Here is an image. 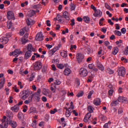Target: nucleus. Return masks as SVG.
Returning a JSON list of instances; mask_svg holds the SVG:
<instances>
[{
    "label": "nucleus",
    "instance_id": "1",
    "mask_svg": "<svg viewBox=\"0 0 128 128\" xmlns=\"http://www.w3.org/2000/svg\"><path fill=\"white\" fill-rule=\"evenodd\" d=\"M76 59L78 64H82L84 60V55L81 52L78 53L76 55Z\"/></svg>",
    "mask_w": 128,
    "mask_h": 128
},
{
    "label": "nucleus",
    "instance_id": "2",
    "mask_svg": "<svg viewBox=\"0 0 128 128\" xmlns=\"http://www.w3.org/2000/svg\"><path fill=\"white\" fill-rule=\"evenodd\" d=\"M42 68V64L40 62L36 61L34 64V70H40Z\"/></svg>",
    "mask_w": 128,
    "mask_h": 128
},
{
    "label": "nucleus",
    "instance_id": "3",
    "mask_svg": "<svg viewBox=\"0 0 128 128\" xmlns=\"http://www.w3.org/2000/svg\"><path fill=\"white\" fill-rule=\"evenodd\" d=\"M79 74L82 78H84L88 76V70L86 68H81L80 70Z\"/></svg>",
    "mask_w": 128,
    "mask_h": 128
},
{
    "label": "nucleus",
    "instance_id": "4",
    "mask_svg": "<svg viewBox=\"0 0 128 128\" xmlns=\"http://www.w3.org/2000/svg\"><path fill=\"white\" fill-rule=\"evenodd\" d=\"M40 92H42V90L40 88H38L37 92L34 94V97L36 100V102H40Z\"/></svg>",
    "mask_w": 128,
    "mask_h": 128
},
{
    "label": "nucleus",
    "instance_id": "5",
    "mask_svg": "<svg viewBox=\"0 0 128 128\" xmlns=\"http://www.w3.org/2000/svg\"><path fill=\"white\" fill-rule=\"evenodd\" d=\"M118 75L119 76H126V68L124 67H120L118 69Z\"/></svg>",
    "mask_w": 128,
    "mask_h": 128
},
{
    "label": "nucleus",
    "instance_id": "6",
    "mask_svg": "<svg viewBox=\"0 0 128 128\" xmlns=\"http://www.w3.org/2000/svg\"><path fill=\"white\" fill-rule=\"evenodd\" d=\"M21 94V98L24 100H26V98L28 97V90H25L20 92Z\"/></svg>",
    "mask_w": 128,
    "mask_h": 128
},
{
    "label": "nucleus",
    "instance_id": "7",
    "mask_svg": "<svg viewBox=\"0 0 128 128\" xmlns=\"http://www.w3.org/2000/svg\"><path fill=\"white\" fill-rule=\"evenodd\" d=\"M102 14V12L100 10L97 9L94 11L93 14L94 16V18H100Z\"/></svg>",
    "mask_w": 128,
    "mask_h": 128
},
{
    "label": "nucleus",
    "instance_id": "8",
    "mask_svg": "<svg viewBox=\"0 0 128 128\" xmlns=\"http://www.w3.org/2000/svg\"><path fill=\"white\" fill-rule=\"evenodd\" d=\"M35 40H37V42H42V40H44V36H42V32H38L35 38Z\"/></svg>",
    "mask_w": 128,
    "mask_h": 128
},
{
    "label": "nucleus",
    "instance_id": "9",
    "mask_svg": "<svg viewBox=\"0 0 128 128\" xmlns=\"http://www.w3.org/2000/svg\"><path fill=\"white\" fill-rule=\"evenodd\" d=\"M118 101L122 104H128V98L124 96H120L118 98Z\"/></svg>",
    "mask_w": 128,
    "mask_h": 128
},
{
    "label": "nucleus",
    "instance_id": "10",
    "mask_svg": "<svg viewBox=\"0 0 128 128\" xmlns=\"http://www.w3.org/2000/svg\"><path fill=\"white\" fill-rule=\"evenodd\" d=\"M60 50V48L58 46H54L52 50H50L48 52V54L50 56H54L58 50Z\"/></svg>",
    "mask_w": 128,
    "mask_h": 128
},
{
    "label": "nucleus",
    "instance_id": "11",
    "mask_svg": "<svg viewBox=\"0 0 128 128\" xmlns=\"http://www.w3.org/2000/svg\"><path fill=\"white\" fill-rule=\"evenodd\" d=\"M20 54H22V52H20V49H16L10 54V56H14L18 57Z\"/></svg>",
    "mask_w": 128,
    "mask_h": 128
},
{
    "label": "nucleus",
    "instance_id": "12",
    "mask_svg": "<svg viewBox=\"0 0 128 128\" xmlns=\"http://www.w3.org/2000/svg\"><path fill=\"white\" fill-rule=\"evenodd\" d=\"M7 18L8 20H14V12L12 11H8L7 12Z\"/></svg>",
    "mask_w": 128,
    "mask_h": 128
},
{
    "label": "nucleus",
    "instance_id": "13",
    "mask_svg": "<svg viewBox=\"0 0 128 128\" xmlns=\"http://www.w3.org/2000/svg\"><path fill=\"white\" fill-rule=\"evenodd\" d=\"M93 104L94 106H100V104H102V101L100 100V98H96L94 99L93 100Z\"/></svg>",
    "mask_w": 128,
    "mask_h": 128
},
{
    "label": "nucleus",
    "instance_id": "14",
    "mask_svg": "<svg viewBox=\"0 0 128 128\" xmlns=\"http://www.w3.org/2000/svg\"><path fill=\"white\" fill-rule=\"evenodd\" d=\"M0 42L3 44H6L8 42V37L2 36L0 39Z\"/></svg>",
    "mask_w": 128,
    "mask_h": 128
},
{
    "label": "nucleus",
    "instance_id": "15",
    "mask_svg": "<svg viewBox=\"0 0 128 128\" xmlns=\"http://www.w3.org/2000/svg\"><path fill=\"white\" fill-rule=\"evenodd\" d=\"M63 18L67 20V22H70V14L68 12L65 11L63 13Z\"/></svg>",
    "mask_w": 128,
    "mask_h": 128
},
{
    "label": "nucleus",
    "instance_id": "16",
    "mask_svg": "<svg viewBox=\"0 0 128 128\" xmlns=\"http://www.w3.org/2000/svg\"><path fill=\"white\" fill-rule=\"evenodd\" d=\"M10 110L13 112H18L20 110V106L18 104H16L14 106L12 107Z\"/></svg>",
    "mask_w": 128,
    "mask_h": 128
},
{
    "label": "nucleus",
    "instance_id": "17",
    "mask_svg": "<svg viewBox=\"0 0 128 128\" xmlns=\"http://www.w3.org/2000/svg\"><path fill=\"white\" fill-rule=\"evenodd\" d=\"M26 32H30V28L26 27L20 30V36H24Z\"/></svg>",
    "mask_w": 128,
    "mask_h": 128
},
{
    "label": "nucleus",
    "instance_id": "18",
    "mask_svg": "<svg viewBox=\"0 0 128 128\" xmlns=\"http://www.w3.org/2000/svg\"><path fill=\"white\" fill-rule=\"evenodd\" d=\"M91 116H92V114L88 113L84 116V122H88V120L90 118Z\"/></svg>",
    "mask_w": 128,
    "mask_h": 128
},
{
    "label": "nucleus",
    "instance_id": "19",
    "mask_svg": "<svg viewBox=\"0 0 128 128\" xmlns=\"http://www.w3.org/2000/svg\"><path fill=\"white\" fill-rule=\"evenodd\" d=\"M72 110L70 109V108H66L65 116L66 118H70V114H72Z\"/></svg>",
    "mask_w": 128,
    "mask_h": 128
},
{
    "label": "nucleus",
    "instance_id": "20",
    "mask_svg": "<svg viewBox=\"0 0 128 128\" xmlns=\"http://www.w3.org/2000/svg\"><path fill=\"white\" fill-rule=\"evenodd\" d=\"M26 22L28 26H32V24H34L36 23V22L32 19H27L26 20Z\"/></svg>",
    "mask_w": 128,
    "mask_h": 128
},
{
    "label": "nucleus",
    "instance_id": "21",
    "mask_svg": "<svg viewBox=\"0 0 128 128\" xmlns=\"http://www.w3.org/2000/svg\"><path fill=\"white\" fill-rule=\"evenodd\" d=\"M64 74L65 76H68L72 74V70L69 68H66L64 70Z\"/></svg>",
    "mask_w": 128,
    "mask_h": 128
},
{
    "label": "nucleus",
    "instance_id": "22",
    "mask_svg": "<svg viewBox=\"0 0 128 128\" xmlns=\"http://www.w3.org/2000/svg\"><path fill=\"white\" fill-rule=\"evenodd\" d=\"M30 56H32V52L30 51H27L24 54L25 60H28V58H30Z\"/></svg>",
    "mask_w": 128,
    "mask_h": 128
},
{
    "label": "nucleus",
    "instance_id": "23",
    "mask_svg": "<svg viewBox=\"0 0 128 128\" xmlns=\"http://www.w3.org/2000/svg\"><path fill=\"white\" fill-rule=\"evenodd\" d=\"M118 52V48L114 47L112 49V54H114V56H116Z\"/></svg>",
    "mask_w": 128,
    "mask_h": 128
},
{
    "label": "nucleus",
    "instance_id": "24",
    "mask_svg": "<svg viewBox=\"0 0 128 128\" xmlns=\"http://www.w3.org/2000/svg\"><path fill=\"white\" fill-rule=\"evenodd\" d=\"M88 67L90 70H93L95 72H98V68H94V64H89Z\"/></svg>",
    "mask_w": 128,
    "mask_h": 128
},
{
    "label": "nucleus",
    "instance_id": "25",
    "mask_svg": "<svg viewBox=\"0 0 128 128\" xmlns=\"http://www.w3.org/2000/svg\"><path fill=\"white\" fill-rule=\"evenodd\" d=\"M6 83V79L4 78H2L0 80V89L2 88L4 86V84Z\"/></svg>",
    "mask_w": 128,
    "mask_h": 128
},
{
    "label": "nucleus",
    "instance_id": "26",
    "mask_svg": "<svg viewBox=\"0 0 128 128\" xmlns=\"http://www.w3.org/2000/svg\"><path fill=\"white\" fill-rule=\"evenodd\" d=\"M9 124H10V126H11L12 128H16V122L12 121V120H10L9 122Z\"/></svg>",
    "mask_w": 128,
    "mask_h": 128
},
{
    "label": "nucleus",
    "instance_id": "27",
    "mask_svg": "<svg viewBox=\"0 0 128 128\" xmlns=\"http://www.w3.org/2000/svg\"><path fill=\"white\" fill-rule=\"evenodd\" d=\"M27 50L28 52H34V47L32 46V45L30 44H28L27 46Z\"/></svg>",
    "mask_w": 128,
    "mask_h": 128
},
{
    "label": "nucleus",
    "instance_id": "28",
    "mask_svg": "<svg viewBox=\"0 0 128 128\" xmlns=\"http://www.w3.org/2000/svg\"><path fill=\"white\" fill-rule=\"evenodd\" d=\"M36 14V11L34 10H31L28 12V16L30 18H32V16H34Z\"/></svg>",
    "mask_w": 128,
    "mask_h": 128
},
{
    "label": "nucleus",
    "instance_id": "29",
    "mask_svg": "<svg viewBox=\"0 0 128 128\" xmlns=\"http://www.w3.org/2000/svg\"><path fill=\"white\" fill-rule=\"evenodd\" d=\"M42 94L44 96H48L50 94V90H48V89L44 88Z\"/></svg>",
    "mask_w": 128,
    "mask_h": 128
},
{
    "label": "nucleus",
    "instance_id": "30",
    "mask_svg": "<svg viewBox=\"0 0 128 128\" xmlns=\"http://www.w3.org/2000/svg\"><path fill=\"white\" fill-rule=\"evenodd\" d=\"M83 20L86 24H88L90 22V17L88 16H84L83 17Z\"/></svg>",
    "mask_w": 128,
    "mask_h": 128
},
{
    "label": "nucleus",
    "instance_id": "31",
    "mask_svg": "<svg viewBox=\"0 0 128 128\" xmlns=\"http://www.w3.org/2000/svg\"><path fill=\"white\" fill-rule=\"evenodd\" d=\"M61 56L62 58H66L68 56V52L66 51L63 50L60 52Z\"/></svg>",
    "mask_w": 128,
    "mask_h": 128
},
{
    "label": "nucleus",
    "instance_id": "32",
    "mask_svg": "<svg viewBox=\"0 0 128 128\" xmlns=\"http://www.w3.org/2000/svg\"><path fill=\"white\" fill-rule=\"evenodd\" d=\"M118 102H118V100H116L115 101H113L111 104H110V106H118Z\"/></svg>",
    "mask_w": 128,
    "mask_h": 128
},
{
    "label": "nucleus",
    "instance_id": "33",
    "mask_svg": "<svg viewBox=\"0 0 128 128\" xmlns=\"http://www.w3.org/2000/svg\"><path fill=\"white\" fill-rule=\"evenodd\" d=\"M115 44L116 46H118V48H120V46H122V40H120L116 41Z\"/></svg>",
    "mask_w": 128,
    "mask_h": 128
},
{
    "label": "nucleus",
    "instance_id": "34",
    "mask_svg": "<svg viewBox=\"0 0 128 128\" xmlns=\"http://www.w3.org/2000/svg\"><path fill=\"white\" fill-rule=\"evenodd\" d=\"M104 6L106 8L107 10H111V12L114 11V9L112 8L110 6V5L108 3H105Z\"/></svg>",
    "mask_w": 128,
    "mask_h": 128
},
{
    "label": "nucleus",
    "instance_id": "35",
    "mask_svg": "<svg viewBox=\"0 0 128 128\" xmlns=\"http://www.w3.org/2000/svg\"><path fill=\"white\" fill-rule=\"evenodd\" d=\"M97 66H98V68H99L100 70H104V66H102V64H100V63L98 64Z\"/></svg>",
    "mask_w": 128,
    "mask_h": 128
},
{
    "label": "nucleus",
    "instance_id": "36",
    "mask_svg": "<svg viewBox=\"0 0 128 128\" xmlns=\"http://www.w3.org/2000/svg\"><path fill=\"white\" fill-rule=\"evenodd\" d=\"M18 118L20 120H24V114H22V113L19 112L18 114Z\"/></svg>",
    "mask_w": 128,
    "mask_h": 128
},
{
    "label": "nucleus",
    "instance_id": "37",
    "mask_svg": "<svg viewBox=\"0 0 128 128\" xmlns=\"http://www.w3.org/2000/svg\"><path fill=\"white\" fill-rule=\"evenodd\" d=\"M28 42V40L26 39V38L23 37L22 38V44H26V42Z\"/></svg>",
    "mask_w": 128,
    "mask_h": 128
},
{
    "label": "nucleus",
    "instance_id": "38",
    "mask_svg": "<svg viewBox=\"0 0 128 128\" xmlns=\"http://www.w3.org/2000/svg\"><path fill=\"white\" fill-rule=\"evenodd\" d=\"M12 23L10 21H8L7 22V27L8 28L10 29L12 28Z\"/></svg>",
    "mask_w": 128,
    "mask_h": 128
},
{
    "label": "nucleus",
    "instance_id": "39",
    "mask_svg": "<svg viewBox=\"0 0 128 128\" xmlns=\"http://www.w3.org/2000/svg\"><path fill=\"white\" fill-rule=\"evenodd\" d=\"M110 124H112V122H110V121H108V123H106L104 125L103 128H109L108 126H110Z\"/></svg>",
    "mask_w": 128,
    "mask_h": 128
},
{
    "label": "nucleus",
    "instance_id": "40",
    "mask_svg": "<svg viewBox=\"0 0 128 128\" xmlns=\"http://www.w3.org/2000/svg\"><path fill=\"white\" fill-rule=\"evenodd\" d=\"M88 110L89 112V113L92 114L94 110H92V106H88Z\"/></svg>",
    "mask_w": 128,
    "mask_h": 128
},
{
    "label": "nucleus",
    "instance_id": "41",
    "mask_svg": "<svg viewBox=\"0 0 128 128\" xmlns=\"http://www.w3.org/2000/svg\"><path fill=\"white\" fill-rule=\"evenodd\" d=\"M57 68H60V70H62V68H64V66L62 64H57Z\"/></svg>",
    "mask_w": 128,
    "mask_h": 128
},
{
    "label": "nucleus",
    "instance_id": "42",
    "mask_svg": "<svg viewBox=\"0 0 128 128\" xmlns=\"http://www.w3.org/2000/svg\"><path fill=\"white\" fill-rule=\"evenodd\" d=\"M2 126H6V125L7 126V128H8V122H6V120L5 119H2Z\"/></svg>",
    "mask_w": 128,
    "mask_h": 128
},
{
    "label": "nucleus",
    "instance_id": "43",
    "mask_svg": "<svg viewBox=\"0 0 128 128\" xmlns=\"http://www.w3.org/2000/svg\"><path fill=\"white\" fill-rule=\"evenodd\" d=\"M94 94V90H91L89 94H88V98L90 100L92 98V96Z\"/></svg>",
    "mask_w": 128,
    "mask_h": 128
},
{
    "label": "nucleus",
    "instance_id": "44",
    "mask_svg": "<svg viewBox=\"0 0 128 128\" xmlns=\"http://www.w3.org/2000/svg\"><path fill=\"white\" fill-rule=\"evenodd\" d=\"M114 34L116 36H122V32L118 30H115Z\"/></svg>",
    "mask_w": 128,
    "mask_h": 128
},
{
    "label": "nucleus",
    "instance_id": "45",
    "mask_svg": "<svg viewBox=\"0 0 128 128\" xmlns=\"http://www.w3.org/2000/svg\"><path fill=\"white\" fill-rule=\"evenodd\" d=\"M84 96V92H80L76 94V96L77 98H80L81 96Z\"/></svg>",
    "mask_w": 128,
    "mask_h": 128
},
{
    "label": "nucleus",
    "instance_id": "46",
    "mask_svg": "<svg viewBox=\"0 0 128 128\" xmlns=\"http://www.w3.org/2000/svg\"><path fill=\"white\" fill-rule=\"evenodd\" d=\"M32 126L34 128H36V120H34L32 122Z\"/></svg>",
    "mask_w": 128,
    "mask_h": 128
},
{
    "label": "nucleus",
    "instance_id": "47",
    "mask_svg": "<svg viewBox=\"0 0 128 128\" xmlns=\"http://www.w3.org/2000/svg\"><path fill=\"white\" fill-rule=\"evenodd\" d=\"M60 84L61 82L58 80L54 81V84H55V86H60Z\"/></svg>",
    "mask_w": 128,
    "mask_h": 128
},
{
    "label": "nucleus",
    "instance_id": "48",
    "mask_svg": "<svg viewBox=\"0 0 128 128\" xmlns=\"http://www.w3.org/2000/svg\"><path fill=\"white\" fill-rule=\"evenodd\" d=\"M70 10H76V5L72 4L70 5Z\"/></svg>",
    "mask_w": 128,
    "mask_h": 128
},
{
    "label": "nucleus",
    "instance_id": "49",
    "mask_svg": "<svg viewBox=\"0 0 128 128\" xmlns=\"http://www.w3.org/2000/svg\"><path fill=\"white\" fill-rule=\"evenodd\" d=\"M42 4L44 6H46L47 4L48 3V0H42Z\"/></svg>",
    "mask_w": 128,
    "mask_h": 128
},
{
    "label": "nucleus",
    "instance_id": "50",
    "mask_svg": "<svg viewBox=\"0 0 128 128\" xmlns=\"http://www.w3.org/2000/svg\"><path fill=\"white\" fill-rule=\"evenodd\" d=\"M34 78H36V76H34V74L31 75V76L29 78V80H28L29 82H32V80H34Z\"/></svg>",
    "mask_w": 128,
    "mask_h": 128
},
{
    "label": "nucleus",
    "instance_id": "51",
    "mask_svg": "<svg viewBox=\"0 0 128 128\" xmlns=\"http://www.w3.org/2000/svg\"><path fill=\"white\" fill-rule=\"evenodd\" d=\"M124 54H125V56H128V46H127L125 48V50L124 52Z\"/></svg>",
    "mask_w": 128,
    "mask_h": 128
},
{
    "label": "nucleus",
    "instance_id": "52",
    "mask_svg": "<svg viewBox=\"0 0 128 128\" xmlns=\"http://www.w3.org/2000/svg\"><path fill=\"white\" fill-rule=\"evenodd\" d=\"M121 32L123 34H124L126 32V28H123L121 29Z\"/></svg>",
    "mask_w": 128,
    "mask_h": 128
},
{
    "label": "nucleus",
    "instance_id": "53",
    "mask_svg": "<svg viewBox=\"0 0 128 128\" xmlns=\"http://www.w3.org/2000/svg\"><path fill=\"white\" fill-rule=\"evenodd\" d=\"M108 94L110 96H112V94H114V89L112 88L110 89L108 91Z\"/></svg>",
    "mask_w": 128,
    "mask_h": 128
},
{
    "label": "nucleus",
    "instance_id": "54",
    "mask_svg": "<svg viewBox=\"0 0 128 128\" xmlns=\"http://www.w3.org/2000/svg\"><path fill=\"white\" fill-rule=\"evenodd\" d=\"M6 36H7V38H12V32H10L6 33Z\"/></svg>",
    "mask_w": 128,
    "mask_h": 128
},
{
    "label": "nucleus",
    "instance_id": "55",
    "mask_svg": "<svg viewBox=\"0 0 128 128\" xmlns=\"http://www.w3.org/2000/svg\"><path fill=\"white\" fill-rule=\"evenodd\" d=\"M13 88L16 92H20V89H18V88L16 86H14L13 87Z\"/></svg>",
    "mask_w": 128,
    "mask_h": 128
},
{
    "label": "nucleus",
    "instance_id": "56",
    "mask_svg": "<svg viewBox=\"0 0 128 128\" xmlns=\"http://www.w3.org/2000/svg\"><path fill=\"white\" fill-rule=\"evenodd\" d=\"M70 24V26H74L76 24V22H74V19L71 20V23Z\"/></svg>",
    "mask_w": 128,
    "mask_h": 128
},
{
    "label": "nucleus",
    "instance_id": "57",
    "mask_svg": "<svg viewBox=\"0 0 128 128\" xmlns=\"http://www.w3.org/2000/svg\"><path fill=\"white\" fill-rule=\"evenodd\" d=\"M56 112V108H54V110H51L50 111V113L51 114H54V113Z\"/></svg>",
    "mask_w": 128,
    "mask_h": 128
},
{
    "label": "nucleus",
    "instance_id": "58",
    "mask_svg": "<svg viewBox=\"0 0 128 128\" xmlns=\"http://www.w3.org/2000/svg\"><path fill=\"white\" fill-rule=\"evenodd\" d=\"M18 86H19L20 89L24 88V86L22 85V82H20V81L18 82Z\"/></svg>",
    "mask_w": 128,
    "mask_h": 128
},
{
    "label": "nucleus",
    "instance_id": "59",
    "mask_svg": "<svg viewBox=\"0 0 128 128\" xmlns=\"http://www.w3.org/2000/svg\"><path fill=\"white\" fill-rule=\"evenodd\" d=\"M101 32H104V34H106V28H104V27L100 29Z\"/></svg>",
    "mask_w": 128,
    "mask_h": 128
},
{
    "label": "nucleus",
    "instance_id": "60",
    "mask_svg": "<svg viewBox=\"0 0 128 128\" xmlns=\"http://www.w3.org/2000/svg\"><path fill=\"white\" fill-rule=\"evenodd\" d=\"M42 102H47V100H48L46 97L44 96H42Z\"/></svg>",
    "mask_w": 128,
    "mask_h": 128
},
{
    "label": "nucleus",
    "instance_id": "61",
    "mask_svg": "<svg viewBox=\"0 0 128 128\" xmlns=\"http://www.w3.org/2000/svg\"><path fill=\"white\" fill-rule=\"evenodd\" d=\"M46 48H47L48 50H50V48H52V45H50L48 44H46Z\"/></svg>",
    "mask_w": 128,
    "mask_h": 128
},
{
    "label": "nucleus",
    "instance_id": "62",
    "mask_svg": "<svg viewBox=\"0 0 128 128\" xmlns=\"http://www.w3.org/2000/svg\"><path fill=\"white\" fill-rule=\"evenodd\" d=\"M46 26H50L51 24H50V20H47L46 21Z\"/></svg>",
    "mask_w": 128,
    "mask_h": 128
},
{
    "label": "nucleus",
    "instance_id": "63",
    "mask_svg": "<svg viewBox=\"0 0 128 128\" xmlns=\"http://www.w3.org/2000/svg\"><path fill=\"white\" fill-rule=\"evenodd\" d=\"M76 48V45H71L70 50H72L74 48Z\"/></svg>",
    "mask_w": 128,
    "mask_h": 128
},
{
    "label": "nucleus",
    "instance_id": "64",
    "mask_svg": "<svg viewBox=\"0 0 128 128\" xmlns=\"http://www.w3.org/2000/svg\"><path fill=\"white\" fill-rule=\"evenodd\" d=\"M72 104H73L72 102H71L70 108H70L71 110H74V106H73Z\"/></svg>",
    "mask_w": 128,
    "mask_h": 128
}]
</instances>
